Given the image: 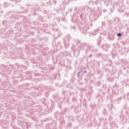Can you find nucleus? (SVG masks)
Wrapping results in <instances>:
<instances>
[{
    "label": "nucleus",
    "instance_id": "1",
    "mask_svg": "<svg viewBox=\"0 0 129 129\" xmlns=\"http://www.w3.org/2000/svg\"><path fill=\"white\" fill-rule=\"evenodd\" d=\"M117 36H121V34H120V33H118V34H117Z\"/></svg>",
    "mask_w": 129,
    "mask_h": 129
}]
</instances>
